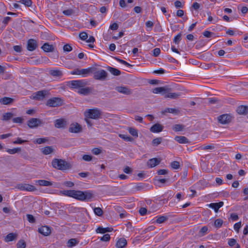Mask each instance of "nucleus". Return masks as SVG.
<instances>
[{
  "mask_svg": "<svg viewBox=\"0 0 248 248\" xmlns=\"http://www.w3.org/2000/svg\"><path fill=\"white\" fill-rule=\"evenodd\" d=\"M51 164L54 168L61 170H69L72 168L70 163L62 159L55 158L52 160Z\"/></svg>",
  "mask_w": 248,
  "mask_h": 248,
  "instance_id": "obj_1",
  "label": "nucleus"
},
{
  "mask_svg": "<svg viewBox=\"0 0 248 248\" xmlns=\"http://www.w3.org/2000/svg\"><path fill=\"white\" fill-rule=\"evenodd\" d=\"M93 197V194L88 191H81L74 190L72 198L80 201H89Z\"/></svg>",
  "mask_w": 248,
  "mask_h": 248,
  "instance_id": "obj_2",
  "label": "nucleus"
},
{
  "mask_svg": "<svg viewBox=\"0 0 248 248\" xmlns=\"http://www.w3.org/2000/svg\"><path fill=\"white\" fill-rule=\"evenodd\" d=\"M101 111L97 108L89 109L84 112V115L86 118L98 119L100 118Z\"/></svg>",
  "mask_w": 248,
  "mask_h": 248,
  "instance_id": "obj_3",
  "label": "nucleus"
},
{
  "mask_svg": "<svg viewBox=\"0 0 248 248\" xmlns=\"http://www.w3.org/2000/svg\"><path fill=\"white\" fill-rule=\"evenodd\" d=\"M63 104V100L59 97H52L49 99L46 103V105L50 107H58L62 106Z\"/></svg>",
  "mask_w": 248,
  "mask_h": 248,
  "instance_id": "obj_4",
  "label": "nucleus"
},
{
  "mask_svg": "<svg viewBox=\"0 0 248 248\" xmlns=\"http://www.w3.org/2000/svg\"><path fill=\"white\" fill-rule=\"evenodd\" d=\"M233 118V116L231 114H223L218 116L217 119L219 123L227 124L231 123Z\"/></svg>",
  "mask_w": 248,
  "mask_h": 248,
  "instance_id": "obj_5",
  "label": "nucleus"
},
{
  "mask_svg": "<svg viewBox=\"0 0 248 248\" xmlns=\"http://www.w3.org/2000/svg\"><path fill=\"white\" fill-rule=\"evenodd\" d=\"M87 84V82L85 80H75L69 81L68 86L72 89H78L79 90L82 87H85Z\"/></svg>",
  "mask_w": 248,
  "mask_h": 248,
  "instance_id": "obj_6",
  "label": "nucleus"
},
{
  "mask_svg": "<svg viewBox=\"0 0 248 248\" xmlns=\"http://www.w3.org/2000/svg\"><path fill=\"white\" fill-rule=\"evenodd\" d=\"M93 73L94 78L96 80H105L106 79L108 76V73L103 69L98 70L97 71H96L95 70Z\"/></svg>",
  "mask_w": 248,
  "mask_h": 248,
  "instance_id": "obj_7",
  "label": "nucleus"
},
{
  "mask_svg": "<svg viewBox=\"0 0 248 248\" xmlns=\"http://www.w3.org/2000/svg\"><path fill=\"white\" fill-rule=\"evenodd\" d=\"M42 124V121L38 118H31L27 122V124L31 128H36Z\"/></svg>",
  "mask_w": 248,
  "mask_h": 248,
  "instance_id": "obj_8",
  "label": "nucleus"
},
{
  "mask_svg": "<svg viewBox=\"0 0 248 248\" xmlns=\"http://www.w3.org/2000/svg\"><path fill=\"white\" fill-rule=\"evenodd\" d=\"M47 93L48 91L46 90L38 91L33 94L32 98L37 100H43Z\"/></svg>",
  "mask_w": 248,
  "mask_h": 248,
  "instance_id": "obj_9",
  "label": "nucleus"
},
{
  "mask_svg": "<svg viewBox=\"0 0 248 248\" xmlns=\"http://www.w3.org/2000/svg\"><path fill=\"white\" fill-rule=\"evenodd\" d=\"M17 188L21 190H26L27 191H34L36 190V187L34 186L28 184H18Z\"/></svg>",
  "mask_w": 248,
  "mask_h": 248,
  "instance_id": "obj_10",
  "label": "nucleus"
},
{
  "mask_svg": "<svg viewBox=\"0 0 248 248\" xmlns=\"http://www.w3.org/2000/svg\"><path fill=\"white\" fill-rule=\"evenodd\" d=\"M81 126L77 123L71 124L69 128V131L71 133H78L81 132Z\"/></svg>",
  "mask_w": 248,
  "mask_h": 248,
  "instance_id": "obj_11",
  "label": "nucleus"
},
{
  "mask_svg": "<svg viewBox=\"0 0 248 248\" xmlns=\"http://www.w3.org/2000/svg\"><path fill=\"white\" fill-rule=\"evenodd\" d=\"M170 88H169L166 86H164L155 88L153 89L152 92L155 94L161 93L162 95H164L170 92Z\"/></svg>",
  "mask_w": 248,
  "mask_h": 248,
  "instance_id": "obj_12",
  "label": "nucleus"
},
{
  "mask_svg": "<svg viewBox=\"0 0 248 248\" xmlns=\"http://www.w3.org/2000/svg\"><path fill=\"white\" fill-rule=\"evenodd\" d=\"M38 45L37 41L33 39H30L27 42V49L29 51H32L34 50L37 47Z\"/></svg>",
  "mask_w": 248,
  "mask_h": 248,
  "instance_id": "obj_13",
  "label": "nucleus"
},
{
  "mask_svg": "<svg viewBox=\"0 0 248 248\" xmlns=\"http://www.w3.org/2000/svg\"><path fill=\"white\" fill-rule=\"evenodd\" d=\"M115 90L119 93L125 95H130L132 93V91L125 86H117Z\"/></svg>",
  "mask_w": 248,
  "mask_h": 248,
  "instance_id": "obj_14",
  "label": "nucleus"
},
{
  "mask_svg": "<svg viewBox=\"0 0 248 248\" xmlns=\"http://www.w3.org/2000/svg\"><path fill=\"white\" fill-rule=\"evenodd\" d=\"M54 123L55 127L57 128H64L67 125V122L64 119H57Z\"/></svg>",
  "mask_w": 248,
  "mask_h": 248,
  "instance_id": "obj_15",
  "label": "nucleus"
},
{
  "mask_svg": "<svg viewBox=\"0 0 248 248\" xmlns=\"http://www.w3.org/2000/svg\"><path fill=\"white\" fill-rule=\"evenodd\" d=\"M38 232L45 236H47L50 234L51 229L48 226H44L38 229Z\"/></svg>",
  "mask_w": 248,
  "mask_h": 248,
  "instance_id": "obj_16",
  "label": "nucleus"
},
{
  "mask_svg": "<svg viewBox=\"0 0 248 248\" xmlns=\"http://www.w3.org/2000/svg\"><path fill=\"white\" fill-rule=\"evenodd\" d=\"M224 202H219L211 203L208 205V206L214 210L216 213H217L218 209L223 206Z\"/></svg>",
  "mask_w": 248,
  "mask_h": 248,
  "instance_id": "obj_17",
  "label": "nucleus"
},
{
  "mask_svg": "<svg viewBox=\"0 0 248 248\" xmlns=\"http://www.w3.org/2000/svg\"><path fill=\"white\" fill-rule=\"evenodd\" d=\"M127 241L124 238H119L116 244L117 248H124L127 245Z\"/></svg>",
  "mask_w": 248,
  "mask_h": 248,
  "instance_id": "obj_18",
  "label": "nucleus"
},
{
  "mask_svg": "<svg viewBox=\"0 0 248 248\" xmlns=\"http://www.w3.org/2000/svg\"><path fill=\"white\" fill-rule=\"evenodd\" d=\"M163 126L159 124H154L151 128L150 131L153 133H158L163 130Z\"/></svg>",
  "mask_w": 248,
  "mask_h": 248,
  "instance_id": "obj_19",
  "label": "nucleus"
},
{
  "mask_svg": "<svg viewBox=\"0 0 248 248\" xmlns=\"http://www.w3.org/2000/svg\"><path fill=\"white\" fill-rule=\"evenodd\" d=\"M237 112L240 115H246L248 113V107L241 105L239 106L236 109Z\"/></svg>",
  "mask_w": 248,
  "mask_h": 248,
  "instance_id": "obj_20",
  "label": "nucleus"
},
{
  "mask_svg": "<svg viewBox=\"0 0 248 248\" xmlns=\"http://www.w3.org/2000/svg\"><path fill=\"white\" fill-rule=\"evenodd\" d=\"M92 89L90 87H82L78 90V93L80 94L87 95L92 93Z\"/></svg>",
  "mask_w": 248,
  "mask_h": 248,
  "instance_id": "obj_21",
  "label": "nucleus"
},
{
  "mask_svg": "<svg viewBox=\"0 0 248 248\" xmlns=\"http://www.w3.org/2000/svg\"><path fill=\"white\" fill-rule=\"evenodd\" d=\"M95 70L96 68L94 67H89L87 69H80V75L85 77L90 73H93Z\"/></svg>",
  "mask_w": 248,
  "mask_h": 248,
  "instance_id": "obj_22",
  "label": "nucleus"
},
{
  "mask_svg": "<svg viewBox=\"0 0 248 248\" xmlns=\"http://www.w3.org/2000/svg\"><path fill=\"white\" fill-rule=\"evenodd\" d=\"M174 140L179 143L184 144L189 142V140L185 136H177L174 138Z\"/></svg>",
  "mask_w": 248,
  "mask_h": 248,
  "instance_id": "obj_23",
  "label": "nucleus"
},
{
  "mask_svg": "<svg viewBox=\"0 0 248 248\" xmlns=\"http://www.w3.org/2000/svg\"><path fill=\"white\" fill-rule=\"evenodd\" d=\"M160 160L156 158H152L149 160L147 165L150 168H153L159 164Z\"/></svg>",
  "mask_w": 248,
  "mask_h": 248,
  "instance_id": "obj_24",
  "label": "nucleus"
},
{
  "mask_svg": "<svg viewBox=\"0 0 248 248\" xmlns=\"http://www.w3.org/2000/svg\"><path fill=\"white\" fill-rule=\"evenodd\" d=\"M14 99L8 97H4L0 98V103L3 105H10L13 103Z\"/></svg>",
  "mask_w": 248,
  "mask_h": 248,
  "instance_id": "obj_25",
  "label": "nucleus"
},
{
  "mask_svg": "<svg viewBox=\"0 0 248 248\" xmlns=\"http://www.w3.org/2000/svg\"><path fill=\"white\" fill-rule=\"evenodd\" d=\"M49 74L54 77H61L62 76V72L60 70H50Z\"/></svg>",
  "mask_w": 248,
  "mask_h": 248,
  "instance_id": "obj_26",
  "label": "nucleus"
},
{
  "mask_svg": "<svg viewBox=\"0 0 248 248\" xmlns=\"http://www.w3.org/2000/svg\"><path fill=\"white\" fill-rule=\"evenodd\" d=\"M41 48L45 52H52L54 50V47L52 45L47 43H45L41 47Z\"/></svg>",
  "mask_w": 248,
  "mask_h": 248,
  "instance_id": "obj_27",
  "label": "nucleus"
},
{
  "mask_svg": "<svg viewBox=\"0 0 248 248\" xmlns=\"http://www.w3.org/2000/svg\"><path fill=\"white\" fill-rule=\"evenodd\" d=\"M78 243L79 241L78 239L76 238H71L67 241V247L71 248L78 245Z\"/></svg>",
  "mask_w": 248,
  "mask_h": 248,
  "instance_id": "obj_28",
  "label": "nucleus"
},
{
  "mask_svg": "<svg viewBox=\"0 0 248 248\" xmlns=\"http://www.w3.org/2000/svg\"><path fill=\"white\" fill-rule=\"evenodd\" d=\"M112 230V228H103V227L99 226L96 230V232L100 233H105L107 232H110Z\"/></svg>",
  "mask_w": 248,
  "mask_h": 248,
  "instance_id": "obj_29",
  "label": "nucleus"
},
{
  "mask_svg": "<svg viewBox=\"0 0 248 248\" xmlns=\"http://www.w3.org/2000/svg\"><path fill=\"white\" fill-rule=\"evenodd\" d=\"M36 183L40 186H48L53 185L52 182L45 180H38L36 181Z\"/></svg>",
  "mask_w": 248,
  "mask_h": 248,
  "instance_id": "obj_30",
  "label": "nucleus"
},
{
  "mask_svg": "<svg viewBox=\"0 0 248 248\" xmlns=\"http://www.w3.org/2000/svg\"><path fill=\"white\" fill-rule=\"evenodd\" d=\"M107 68V70L114 76H119L121 74V71L118 69L110 66H108Z\"/></svg>",
  "mask_w": 248,
  "mask_h": 248,
  "instance_id": "obj_31",
  "label": "nucleus"
},
{
  "mask_svg": "<svg viewBox=\"0 0 248 248\" xmlns=\"http://www.w3.org/2000/svg\"><path fill=\"white\" fill-rule=\"evenodd\" d=\"M54 151V149L52 146H46L41 149V151L44 155H49L52 153Z\"/></svg>",
  "mask_w": 248,
  "mask_h": 248,
  "instance_id": "obj_32",
  "label": "nucleus"
},
{
  "mask_svg": "<svg viewBox=\"0 0 248 248\" xmlns=\"http://www.w3.org/2000/svg\"><path fill=\"white\" fill-rule=\"evenodd\" d=\"M14 116V115L13 113L7 112L3 115L1 120L3 121H8L11 120Z\"/></svg>",
  "mask_w": 248,
  "mask_h": 248,
  "instance_id": "obj_33",
  "label": "nucleus"
},
{
  "mask_svg": "<svg viewBox=\"0 0 248 248\" xmlns=\"http://www.w3.org/2000/svg\"><path fill=\"white\" fill-rule=\"evenodd\" d=\"M17 236V235L14 233H9L6 235L5 238V241L6 242H10L14 240Z\"/></svg>",
  "mask_w": 248,
  "mask_h": 248,
  "instance_id": "obj_34",
  "label": "nucleus"
},
{
  "mask_svg": "<svg viewBox=\"0 0 248 248\" xmlns=\"http://www.w3.org/2000/svg\"><path fill=\"white\" fill-rule=\"evenodd\" d=\"M170 113L175 114H177L179 113V110L176 108H166L162 111V113Z\"/></svg>",
  "mask_w": 248,
  "mask_h": 248,
  "instance_id": "obj_35",
  "label": "nucleus"
},
{
  "mask_svg": "<svg viewBox=\"0 0 248 248\" xmlns=\"http://www.w3.org/2000/svg\"><path fill=\"white\" fill-rule=\"evenodd\" d=\"M169 92H169L165 94V97L170 98H172V99H176V98H178L180 95V93H169Z\"/></svg>",
  "mask_w": 248,
  "mask_h": 248,
  "instance_id": "obj_36",
  "label": "nucleus"
},
{
  "mask_svg": "<svg viewBox=\"0 0 248 248\" xmlns=\"http://www.w3.org/2000/svg\"><path fill=\"white\" fill-rule=\"evenodd\" d=\"M6 151L11 155L15 154L21 151L20 147L15 148L13 149H6Z\"/></svg>",
  "mask_w": 248,
  "mask_h": 248,
  "instance_id": "obj_37",
  "label": "nucleus"
},
{
  "mask_svg": "<svg viewBox=\"0 0 248 248\" xmlns=\"http://www.w3.org/2000/svg\"><path fill=\"white\" fill-rule=\"evenodd\" d=\"M128 131L133 137L135 138H137L138 137V132L136 129L133 127H129L128 128Z\"/></svg>",
  "mask_w": 248,
  "mask_h": 248,
  "instance_id": "obj_38",
  "label": "nucleus"
},
{
  "mask_svg": "<svg viewBox=\"0 0 248 248\" xmlns=\"http://www.w3.org/2000/svg\"><path fill=\"white\" fill-rule=\"evenodd\" d=\"M184 128V126L183 125L176 124L173 126L172 129L176 132H178L182 131Z\"/></svg>",
  "mask_w": 248,
  "mask_h": 248,
  "instance_id": "obj_39",
  "label": "nucleus"
},
{
  "mask_svg": "<svg viewBox=\"0 0 248 248\" xmlns=\"http://www.w3.org/2000/svg\"><path fill=\"white\" fill-rule=\"evenodd\" d=\"M18 2L27 7H31L32 4L31 0H20Z\"/></svg>",
  "mask_w": 248,
  "mask_h": 248,
  "instance_id": "obj_40",
  "label": "nucleus"
},
{
  "mask_svg": "<svg viewBox=\"0 0 248 248\" xmlns=\"http://www.w3.org/2000/svg\"><path fill=\"white\" fill-rule=\"evenodd\" d=\"M223 221L222 219L220 218L217 219L215 220L214 222V225L216 228H219L221 227L222 225Z\"/></svg>",
  "mask_w": 248,
  "mask_h": 248,
  "instance_id": "obj_41",
  "label": "nucleus"
},
{
  "mask_svg": "<svg viewBox=\"0 0 248 248\" xmlns=\"http://www.w3.org/2000/svg\"><path fill=\"white\" fill-rule=\"evenodd\" d=\"M119 137L127 141H132L133 140V139L132 137L128 136L126 135L120 134L119 135Z\"/></svg>",
  "mask_w": 248,
  "mask_h": 248,
  "instance_id": "obj_42",
  "label": "nucleus"
},
{
  "mask_svg": "<svg viewBox=\"0 0 248 248\" xmlns=\"http://www.w3.org/2000/svg\"><path fill=\"white\" fill-rule=\"evenodd\" d=\"M167 219L168 217L166 216H160L156 219V222L160 224L164 222Z\"/></svg>",
  "mask_w": 248,
  "mask_h": 248,
  "instance_id": "obj_43",
  "label": "nucleus"
},
{
  "mask_svg": "<svg viewBox=\"0 0 248 248\" xmlns=\"http://www.w3.org/2000/svg\"><path fill=\"white\" fill-rule=\"evenodd\" d=\"M162 138L161 137L156 138L154 139L152 141V143L155 146H157L161 143Z\"/></svg>",
  "mask_w": 248,
  "mask_h": 248,
  "instance_id": "obj_44",
  "label": "nucleus"
},
{
  "mask_svg": "<svg viewBox=\"0 0 248 248\" xmlns=\"http://www.w3.org/2000/svg\"><path fill=\"white\" fill-rule=\"evenodd\" d=\"M26 246V243L23 240H19L16 244V247L17 248H25Z\"/></svg>",
  "mask_w": 248,
  "mask_h": 248,
  "instance_id": "obj_45",
  "label": "nucleus"
},
{
  "mask_svg": "<svg viewBox=\"0 0 248 248\" xmlns=\"http://www.w3.org/2000/svg\"><path fill=\"white\" fill-rule=\"evenodd\" d=\"M94 212L95 214L98 216H101L103 215V210L100 207H95L94 209Z\"/></svg>",
  "mask_w": 248,
  "mask_h": 248,
  "instance_id": "obj_46",
  "label": "nucleus"
},
{
  "mask_svg": "<svg viewBox=\"0 0 248 248\" xmlns=\"http://www.w3.org/2000/svg\"><path fill=\"white\" fill-rule=\"evenodd\" d=\"M170 166L173 169H178L180 167V163L176 161H173L171 163Z\"/></svg>",
  "mask_w": 248,
  "mask_h": 248,
  "instance_id": "obj_47",
  "label": "nucleus"
},
{
  "mask_svg": "<svg viewBox=\"0 0 248 248\" xmlns=\"http://www.w3.org/2000/svg\"><path fill=\"white\" fill-rule=\"evenodd\" d=\"M181 36H182V34L181 33H179V34H178L176 36H175L173 39V42L175 44H178L180 42V41H181Z\"/></svg>",
  "mask_w": 248,
  "mask_h": 248,
  "instance_id": "obj_48",
  "label": "nucleus"
},
{
  "mask_svg": "<svg viewBox=\"0 0 248 248\" xmlns=\"http://www.w3.org/2000/svg\"><path fill=\"white\" fill-rule=\"evenodd\" d=\"M203 35L207 38H210L213 36L214 35V33L209 31H205L202 32Z\"/></svg>",
  "mask_w": 248,
  "mask_h": 248,
  "instance_id": "obj_49",
  "label": "nucleus"
},
{
  "mask_svg": "<svg viewBox=\"0 0 248 248\" xmlns=\"http://www.w3.org/2000/svg\"><path fill=\"white\" fill-rule=\"evenodd\" d=\"M48 140L46 138H38L35 140V142L38 144H41L45 143Z\"/></svg>",
  "mask_w": 248,
  "mask_h": 248,
  "instance_id": "obj_50",
  "label": "nucleus"
},
{
  "mask_svg": "<svg viewBox=\"0 0 248 248\" xmlns=\"http://www.w3.org/2000/svg\"><path fill=\"white\" fill-rule=\"evenodd\" d=\"M201 150H213L215 148V146L213 144H211L206 146H202L200 147Z\"/></svg>",
  "mask_w": 248,
  "mask_h": 248,
  "instance_id": "obj_51",
  "label": "nucleus"
},
{
  "mask_svg": "<svg viewBox=\"0 0 248 248\" xmlns=\"http://www.w3.org/2000/svg\"><path fill=\"white\" fill-rule=\"evenodd\" d=\"M79 36L81 40L85 41L88 38V34L85 32H82L80 33Z\"/></svg>",
  "mask_w": 248,
  "mask_h": 248,
  "instance_id": "obj_52",
  "label": "nucleus"
},
{
  "mask_svg": "<svg viewBox=\"0 0 248 248\" xmlns=\"http://www.w3.org/2000/svg\"><path fill=\"white\" fill-rule=\"evenodd\" d=\"M63 50L64 52H70L72 50V47L69 44H66L63 47Z\"/></svg>",
  "mask_w": 248,
  "mask_h": 248,
  "instance_id": "obj_53",
  "label": "nucleus"
},
{
  "mask_svg": "<svg viewBox=\"0 0 248 248\" xmlns=\"http://www.w3.org/2000/svg\"><path fill=\"white\" fill-rule=\"evenodd\" d=\"M207 231H208V227L207 226H205L202 227L201 229V230L200 231V233L201 234L202 236H203L207 233Z\"/></svg>",
  "mask_w": 248,
  "mask_h": 248,
  "instance_id": "obj_54",
  "label": "nucleus"
},
{
  "mask_svg": "<svg viewBox=\"0 0 248 248\" xmlns=\"http://www.w3.org/2000/svg\"><path fill=\"white\" fill-rule=\"evenodd\" d=\"M27 142V140H22L21 138H18L17 139V140H15V141H14L13 142V144H22L24 142Z\"/></svg>",
  "mask_w": 248,
  "mask_h": 248,
  "instance_id": "obj_55",
  "label": "nucleus"
},
{
  "mask_svg": "<svg viewBox=\"0 0 248 248\" xmlns=\"http://www.w3.org/2000/svg\"><path fill=\"white\" fill-rule=\"evenodd\" d=\"M152 52L153 53V55L154 57H157L160 53V49L159 48H155L153 49Z\"/></svg>",
  "mask_w": 248,
  "mask_h": 248,
  "instance_id": "obj_56",
  "label": "nucleus"
},
{
  "mask_svg": "<svg viewBox=\"0 0 248 248\" xmlns=\"http://www.w3.org/2000/svg\"><path fill=\"white\" fill-rule=\"evenodd\" d=\"M74 193V190H67L63 191V194L67 196L72 197Z\"/></svg>",
  "mask_w": 248,
  "mask_h": 248,
  "instance_id": "obj_57",
  "label": "nucleus"
},
{
  "mask_svg": "<svg viewBox=\"0 0 248 248\" xmlns=\"http://www.w3.org/2000/svg\"><path fill=\"white\" fill-rule=\"evenodd\" d=\"M110 237L109 234H104L101 238L100 240L102 241H108L110 240Z\"/></svg>",
  "mask_w": 248,
  "mask_h": 248,
  "instance_id": "obj_58",
  "label": "nucleus"
},
{
  "mask_svg": "<svg viewBox=\"0 0 248 248\" xmlns=\"http://www.w3.org/2000/svg\"><path fill=\"white\" fill-rule=\"evenodd\" d=\"M23 119L22 117H16L13 119V122L14 123L21 124L23 123Z\"/></svg>",
  "mask_w": 248,
  "mask_h": 248,
  "instance_id": "obj_59",
  "label": "nucleus"
},
{
  "mask_svg": "<svg viewBox=\"0 0 248 248\" xmlns=\"http://www.w3.org/2000/svg\"><path fill=\"white\" fill-rule=\"evenodd\" d=\"M28 220L31 223H34L35 221V219L34 217L31 215H27Z\"/></svg>",
  "mask_w": 248,
  "mask_h": 248,
  "instance_id": "obj_60",
  "label": "nucleus"
},
{
  "mask_svg": "<svg viewBox=\"0 0 248 248\" xmlns=\"http://www.w3.org/2000/svg\"><path fill=\"white\" fill-rule=\"evenodd\" d=\"M241 227V222H239L236 223L234 225L233 228L235 231H236L237 232H238Z\"/></svg>",
  "mask_w": 248,
  "mask_h": 248,
  "instance_id": "obj_61",
  "label": "nucleus"
},
{
  "mask_svg": "<svg viewBox=\"0 0 248 248\" xmlns=\"http://www.w3.org/2000/svg\"><path fill=\"white\" fill-rule=\"evenodd\" d=\"M11 20V18L9 16L5 17L2 21V23L4 25V27Z\"/></svg>",
  "mask_w": 248,
  "mask_h": 248,
  "instance_id": "obj_62",
  "label": "nucleus"
},
{
  "mask_svg": "<svg viewBox=\"0 0 248 248\" xmlns=\"http://www.w3.org/2000/svg\"><path fill=\"white\" fill-rule=\"evenodd\" d=\"M236 243V241L233 238L230 239L228 240V244L231 247H233Z\"/></svg>",
  "mask_w": 248,
  "mask_h": 248,
  "instance_id": "obj_63",
  "label": "nucleus"
},
{
  "mask_svg": "<svg viewBox=\"0 0 248 248\" xmlns=\"http://www.w3.org/2000/svg\"><path fill=\"white\" fill-rule=\"evenodd\" d=\"M144 188L143 185L139 184L135 186L134 189L137 191H140L142 190Z\"/></svg>",
  "mask_w": 248,
  "mask_h": 248,
  "instance_id": "obj_64",
  "label": "nucleus"
}]
</instances>
